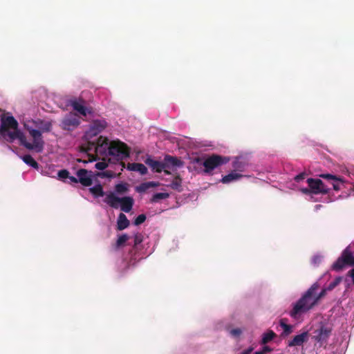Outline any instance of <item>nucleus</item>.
<instances>
[{
  "label": "nucleus",
  "instance_id": "nucleus-23",
  "mask_svg": "<svg viewBox=\"0 0 354 354\" xmlns=\"http://www.w3.org/2000/svg\"><path fill=\"white\" fill-rule=\"evenodd\" d=\"M280 326L283 328V331L281 333V336L286 337L292 333V326L287 324L285 322V319H282L280 320Z\"/></svg>",
  "mask_w": 354,
  "mask_h": 354
},
{
  "label": "nucleus",
  "instance_id": "nucleus-18",
  "mask_svg": "<svg viewBox=\"0 0 354 354\" xmlns=\"http://www.w3.org/2000/svg\"><path fill=\"white\" fill-rule=\"evenodd\" d=\"M159 185V183L153 181L142 183L136 187V190L139 193L145 192L150 188L156 187Z\"/></svg>",
  "mask_w": 354,
  "mask_h": 354
},
{
  "label": "nucleus",
  "instance_id": "nucleus-14",
  "mask_svg": "<svg viewBox=\"0 0 354 354\" xmlns=\"http://www.w3.org/2000/svg\"><path fill=\"white\" fill-rule=\"evenodd\" d=\"M145 164H147L149 167H151V169L158 173L162 172L163 170L166 174H169V171L165 170L166 169V164L164 163V162H160L158 160H154L151 157H148L145 160Z\"/></svg>",
  "mask_w": 354,
  "mask_h": 354
},
{
  "label": "nucleus",
  "instance_id": "nucleus-27",
  "mask_svg": "<svg viewBox=\"0 0 354 354\" xmlns=\"http://www.w3.org/2000/svg\"><path fill=\"white\" fill-rule=\"evenodd\" d=\"M115 190L118 194H124L128 191V185L121 183L115 186Z\"/></svg>",
  "mask_w": 354,
  "mask_h": 354
},
{
  "label": "nucleus",
  "instance_id": "nucleus-36",
  "mask_svg": "<svg viewBox=\"0 0 354 354\" xmlns=\"http://www.w3.org/2000/svg\"><path fill=\"white\" fill-rule=\"evenodd\" d=\"M348 277H350L352 279V282L354 284V268L350 270L346 274Z\"/></svg>",
  "mask_w": 354,
  "mask_h": 354
},
{
  "label": "nucleus",
  "instance_id": "nucleus-1",
  "mask_svg": "<svg viewBox=\"0 0 354 354\" xmlns=\"http://www.w3.org/2000/svg\"><path fill=\"white\" fill-rule=\"evenodd\" d=\"M17 120L12 115L1 116L0 138L12 143L19 140L20 144L29 150L41 152L44 147L42 133H48L52 130V122L41 119L32 120L24 124V129L32 138V142L27 141L26 136L19 129Z\"/></svg>",
  "mask_w": 354,
  "mask_h": 354
},
{
  "label": "nucleus",
  "instance_id": "nucleus-8",
  "mask_svg": "<svg viewBox=\"0 0 354 354\" xmlns=\"http://www.w3.org/2000/svg\"><path fill=\"white\" fill-rule=\"evenodd\" d=\"M80 124V117L73 112H69L62 119L59 127L64 131H72L77 128Z\"/></svg>",
  "mask_w": 354,
  "mask_h": 354
},
{
  "label": "nucleus",
  "instance_id": "nucleus-5",
  "mask_svg": "<svg viewBox=\"0 0 354 354\" xmlns=\"http://www.w3.org/2000/svg\"><path fill=\"white\" fill-rule=\"evenodd\" d=\"M230 161V158L218 154H212L208 156L203 162L204 171L210 174L216 168L227 164Z\"/></svg>",
  "mask_w": 354,
  "mask_h": 354
},
{
  "label": "nucleus",
  "instance_id": "nucleus-28",
  "mask_svg": "<svg viewBox=\"0 0 354 354\" xmlns=\"http://www.w3.org/2000/svg\"><path fill=\"white\" fill-rule=\"evenodd\" d=\"M342 281V277H337L335 279V280L329 283V285L326 287V290L329 292L333 290L335 287H337Z\"/></svg>",
  "mask_w": 354,
  "mask_h": 354
},
{
  "label": "nucleus",
  "instance_id": "nucleus-35",
  "mask_svg": "<svg viewBox=\"0 0 354 354\" xmlns=\"http://www.w3.org/2000/svg\"><path fill=\"white\" fill-rule=\"evenodd\" d=\"M305 176H306L305 173H301L295 177V180L296 182L299 183L301 180H302L303 179H304Z\"/></svg>",
  "mask_w": 354,
  "mask_h": 354
},
{
  "label": "nucleus",
  "instance_id": "nucleus-31",
  "mask_svg": "<svg viewBox=\"0 0 354 354\" xmlns=\"http://www.w3.org/2000/svg\"><path fill=\"white\" fill-rule=\"evenodd\" d=\"M233 168L235 170L239 171H243L244 170V165L242 164L241 162L239 160H235L233 162Z\"/></svg>",
  "mask_w": 354,
  "mask_h": 354
},
{
  "label": "nucleus",
  "instance_id": "nucleus-12",
  "mask_svg": "<svg viewBox=\"0 0 354 354\" xmlns=\"http://www.w3.org/2000/svg\"><path fill=\"white\" fill-rule=\"evenodd\" d=\"M89 191L96 198L104 197L102 201L107 205L111 206V192H104L101 185L98 184L91 187Z\"/></svg>",
  "mask_w": 354,
  "mask_h": 354
},
{
  "label": "nucleus",
  "instance_id": "nucleus-6",
  "mask_svg": "<svg viewBox=\"0 0 354 354\" xmlns=\"http://www.w3.org/2000/svg\"><path fill=\"white\" fill-rule=\"evenodd\" d=\"M353 255L350 246L346 247L342 252L340 257L333 264V269L335 271L342 270L345 266H354L353 265Z\"/></svg>",
  "mask_w": 354,
  "mask_h": 354
},
{
  "label": "nucleus",
  "instance_id": "nucleus-24",
  "mask_svg": "<svg viewBox=\"0 0 354 354\" xmlns=\"http://www.w3.org/2000/svg\"><path fill=\"white\" fill-rule=\"evenodd\" d=\"M181 184H182V180L178 176H177L171 181V183L170 184V187L174 190L180 192V191H182Z\"/></svg>",
  "mask_w": 354,
  "mask_h": 354
},
{
  "label": "nucleus",
  "instance_id": "nucleus-9",
  "mask_svg": "<svg viewBox=\"0 0 354 354\" xmlns=\"http://www.w3.org/2000/svg\"><path fill=\"white\" fill-rule=\"evenodd\" d=\"M306 182L313 194H326L330 191L328 186L319 178H310L307 179Z\"/></svg>",
  "mask_w": 354,
  "mask_h": 354
},
{
  "label": "nucleus",
  "instance_id": "nucleus-30",
  "mask_svg": "<svg viewBox=\"0 0 354 354\" xmlns=\"http://www.w3.org/2000/svg\"><path fill=\"white\" fill-rule=\"evenodd\" d=\"M146 218L147 217L145 214H140L135 218L133 224L135 225H140L145 221Z\"/></svg>",
  "mask_w": 354,
  "mask_h": 354
},
{
  "label": "nucleus",
  "instance_id": "nucleus-11",
  "mask_svg": "<svg viewBox=\"0 0 354 354\" xmlns=\"http://www.w3.org/2000/svg\"><path fill=\"white\" fill-rule=\"evenodd\" d=\"M319 177L326 180L327 183L333 186L335 191H339L344 186V179L342 177L330 174H322Z\"/></svg>",
  "mask_w": 354,
  "mask_h": 354
},
{
  "label": "nucleus",
  "instance_id": "nucleus-38",
  "mask_svg": "<svg viewBox=\"0 0 354 354\" xmlns=\"http://www.w3.org/2000/svg\"><path fill=\"white\" fill-rule=\"evenodd\" d=\"M301 192L302 193L305 194H312V189L310 187H308V188H303L301 189Z\"/></svg>",
  "mask_w": 354,
  "mask_h": 354
},
{
  "label": "nucleus",
  "instance_id": "nucleus-33",
  "mask_svg": "<svg viewBox=\"0 0 354 354\" xmlns=\"http://www.w3.org/2000/svg\"><path fill=\"white\" fill-rule=\"evenodd\" d=\"M230 333L232 336L233 337H239L241 335V334L242 333V330L240 329V328H234V329H232L230 331Z\"/></svg>",
  "mask_w": 354,
  "mask_h": 354
},
{
  "label": "nucleus",
  "instance_id": "nucleus-25",
  "mask_svg": "<svg viewBox=\"0 0 354 354\" xmlns=\"http://www.w3.org/2000/svg\"><path fill=\"white\" fill-rule=\"evenodd\" d=\"M169 197V194L168 193H156L153 195L151 198V203H158L160 200L167 199Z\"/></svg>",
  "mask_w": 354,
  "mask_h": 354
},
{
  "label": "nucleus",
  "instance_id": "nucleus-20",
  "mask_svg": "<svg viewBox=\"0 0 354 354\" xmlns=\"http://www.w3.org/2000/svg\"><path fill=\"white\" fill-rule=\"evenodd\" d=\"M243 177V175L236 173V172H231L228 174L227 175H225L223 177L221 182L223 183H229L234 180H237Z\"/></svg>",
  "mask_w": 354,
  "mask_h": 354
},
{
  "label": "nucleus",
  "instance_id": "nucleus-21",
  "mask_svg": "<svg viewBox=\"0 0 354 354\" xmlns=\"http://www.w3.org/2000/svg\"><path fill=\"white\" fill-rule=\"evenodd\" d=\"M277 336L276 333L272 330H269L268 332L265 333L262 335L261 344H266L268 342H271L275 337Z\"/></svg>",
  "mask_w": 354,
  "mask_h": 354
},
{
  "label": "nucleus",
  "instance_id": "nucleus-10",
  "mask_svg": "<svg viewBox=\"0 0 354 354\" xmlns=\"http://www.w3.org/2000/svg\"><path fill=\"white\" fill-rule=\"evenodd\" d=\"M332 333V328L326 325H322L319 328L315 330L313 338L320 346L326 344Z\"/></svg>",
  "mask_w": 354,
  "mask_h": 354
},
{
  "label": "nucleus",
  "instance_id": "nucleus-19",
  "mask_svg": "<svg viewBox=\"0 0 354 354\" xmlns=\"http://www.w3.org/2000/svg\"><path fill=\"white\" fill-rule=\"evenodd\" d=\"M164 163L166 164V168L171 166L180 167L182 165V162L176 157L167 155L164 159Z\"/></svg>",
  "mask_w": 354,
  "mask_h": 354
},
{
  "label": "nucleus",
  "instance_id": "nucleus-42",
  "mask_svg": "<svg viewBox=\"0 0 354 354\" xmlns=\"http://www.w3.org/2000/svg\"><path fill=\"white\" fill-rule=\"evenodd\" d=\"M254 354H263V353L262 352V351H259L255 352Z\"/></svg>",
  "mask_w": 354,
  "mask_h": 354
},
{
  "label": "nucleus",
  "instance_id": "nucleus-13",
  "mask_svg": "<svg viewBox=\"0 0 354 354\" xmlns=\"http://www.w3.org/2000/svg\"><path fill=\"white\" fill-rule=\"evenodd\" d=\"M91 174L92 171H88L85 169H79L76 173L79 183L86 187L91 186L93 183Z\"/></svg>",
  "mask_w": 354,
  "mask_h": 354
},
{
  "label": "nucleus",
  "instance_id": "nucleus-39",
  "mask_svg": "<svg viewBox=\"0 0 354 354\" xmlns=\"http://www.w3.org/2000/svg\"><path fill=\"white\" fill-rule=\"evenodd\" d=\"M68 178H69V180H71V182H72V183H79V181H78V178H76V177H75V176H69V177H68Z\"/></svg>",
  "mask_w": 354,
  "mask_h": 354
},
{
  "label": "nucleus",
  "instance_id": "nucleus-4",
  "mask_svg": "<svg viewBox=\"0 0 354 354\" xmlns=\"http://www.w3.org/2000/svg\"><path fill=\"white\" fill-rule=\"evenodd\" d=\"M131 152L130 147L124 142L118 139L112 140V158L119 161L122 167L127 168L129 171H137L141 175H145L147 173V168L142 163H128L127 165L122 160L129 157Z\"/></svg>",
  "mask_w": 354,
  "mask_h": 354
},
{
  "label": "nucleus",
  "instance_id": "nucleus-3",
  "mask_svg": "<svg viewBox=\"0 0 354 354\" xmlns=\"http://www.w3.org/2000/svg\"><path fill=\"white\" fill-rule=\"evenodd\" d=\"M318 282L314 283L301 296V297L293 305L292 310L290 312V317L297 318L298 315L306 313L313 308L319 300L326 296L328 292L326 288H324L321 292L316 295V291L319 289Z\"/></svg>",
  "mask_w": 354,
  "mask_h": 354
},
{
  "label": "nucleus",
  "instance_id": "nucleus-37",
  "mask_svg": "<svg viewBox=\"0 0 354 354\" xmlns=\"http://www.w3.org/2000/svg\"><path fill=\"white\" fill-rule=\"evenodd\" d=\"M262 352L263 353V354H266L267 353H269V352H271L272 351V348H271L270 346H264L262 348Z\"/></svg>",
  "mask_w": 354,
  "mask_h": 354
},
{
  "label": "nucleus",
  "instance_id": "nucleus-29",
  "mask_svg": "<svg viewBox=\"0 0 354 354\" xmlns=\"http://www.w3.org/2000/svg\"><path fill=\"white\" fill-rule=\"evenodd\" d=\"M143 241V235L138 232L134 235V242L133 247L136 248L139 244H140Z\"/></svg>",
  "mask_w": 354,
  "mask_h": 354
},
{
  "label": "nucleus",
  "instance_id": "nucleus-40",
  "mask_svg": "<svg viewBox=\"0 0 354 354\" xmlns=\"http://www.w3.org/2000/svg\"><path fill=\"white\" fill-rule=\"evenodd\" d=\"M253 351L252 347H250L248 349L243 351L241 354H250V353Z\"/></svg>",
  "mask_w": 354,
  "mask_h": 354
},
{
  "label": "nucleus",
  "instance_id": "nucleus-32",
  "mask_svg": "<svg viewBox=\"0 0 354 354\" xmlns=\"http://www.w3.org/2000/svg\"><path fill=\"white\" fill-rule=\"evenodd\" d=\"M57 175L61 179L68 178L69 177V171L66 169H62L58 171Z\"/></svg>",
  "mask_w": 354,
  "mask_h": 354
},
{
  "label": "nucleus",
  "instance_id": "nucleus-22",
  "mask_svg": "<svg viewBox=\"0 0 354 354\" xmlns=\"http://www.w3.org/2000/svg\"><path fill=\"white\" fill-rule=\"evenodd\" d=\"M22 160L26 164L33 167L34 169H39V164L30 155H29V154L24 155L22 157Z\"/></svg>",
  "mask_w": 354,
  "mask_h": 354
},
{
  "label": "nucleus",
  "instance_id": "nucleus-15",
  "mask_svg": "<svg viewBox=\"0 0 354 354\" xmlns=\"http://www.w3.org/2000/svg\"><path fill=\"white\" fill-rule=\"evenodd\" d=\"M308 336L309 334L308 331L295 335L293 339L288 342V346L292 347L302 345L308 340Z\"/></svg>",
  "mask_w": 354,
  "mask_h": 354
},
{
  "label": "nucleus",
  "instance_id": "nucleus-34",
  "mask_svg": "<svg viewBox=\"0 0 354 354\" xmlns=\"http://www.w3.org/2000/svg\"><path fill=\"white\" fill-rule=\"evenodd\" d=\"M107 163H106L105 162H98L95 164V167L96 169H99V170H103L105 168H106L107 167Z\"/></svg>",
  "mask_w": 354,
  "mask_h": 354
},
{
  "label": "nucleus",
  "instance_id": "nucleus-7",
  "mask_svg": "<svg viewBox=\"0 0 354 354\" xmlns=\"http://www.w3.org/2000/svg\"><path fill=\"white\" fill-rule=\"evenodd\" d=\"M133 203L134 201L132 197H118L112 192V208H120L121 211L129 213L131 211Z\"/></svg>",
  "mask_w": 354,
  "mask_h": 354
},
{
  "label": "nucleus",
  "instance_id": "nucleus-17",
  "mask_svg": "<svg viewBox=\"0 0 354 354\" xmlns=\"http://www.w3.org/2000/svg\"><path fill=\"white\" fill-rule=\"evenodd\" d=\"M130 225V221L124 213H120L117 219L116 229L122 231L127 228Z\"/></svg>",
  "mask_w": 354,
  "mask_h": 354
},
{
  "label": "nucleus",
  "instance_id": "nucleus-16",
  "mask_svg": "<svg viewBox=\"0 0 354 354\" xmlns=\"http://www.w3.org/2000/svg\"><path fill=\"white\" fill-rule=\"evenodd\" d=\"M70 104L73 107V109L77 112H78L80 114L84 116H86L87 115L88 109L84 106V101L83 100H71Z\"/></svg>",
  "mask_w": 354,
  "mask_h": 354
},
{
  "label": "nucleus",
  "instance_id": "nucleus-26",
  "mask_svg": "<svg viewBox=\"0 0 354 354\" xmlns=\"http://www.w3.org/2000/svg\"><path fill=\"white\" fill-rule=\"evenodd\" d=\"M129 236L127 234L120 235L116 241L115 246L120 248L124 245L125 243L129 240Z\"/></svg>",
  "mask_w": 354,
  "mask_h": 354
},
{
  "label": "nucleus",
  "instance_id": "nucleus-2",
  "mask_svg": "<svg viewBox=\"0 0 354 354\" xmlns=\"http://www.w3.org/2000/svg\"><path fill=\"white\" fill-rule=\"evenodd\" d=\"M106 127V122L104 120H95L89 127L83 136L85 143L80 147V151L86 153L88 156V160L77 159V162L87 163L88 162L95 161L98 154L111 155V142L108 138L100 136L97 140H92L101 133Z\"/></svg>",
  "mask_w": 354,
  "mask_h": 354
},
{
  "label": "nucleus",
  "instance_id": "nucleus-41",
  "mask_svg": "<svg viewBox=\"0 0 354 354\" xmlns=\"http://www.w3.org/2000/svg\"><path fill=\"white\" fill-rule=\"evenodd\" d=\"M99 176H106L107 177H111V173L109 171L102 172L98 174Z\"/></svg>",
  "mask_w": 354,
  "mask_h": 354
}]
</instances>
